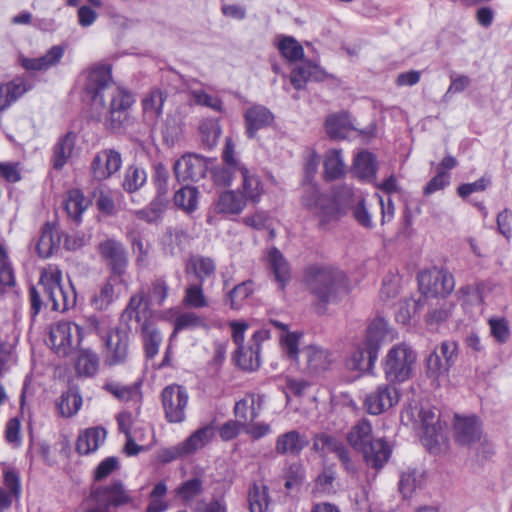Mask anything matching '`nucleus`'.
I'll list each match as a JSON object with an SVG mask.
<instances>
[{
	"mask_svg": "<svg viewBox=\"0 0 512 512\" xmlns=\"http://www.w3.org/2000/svg\"><path fill=\"white\" fill-rule=\"evenodd\" d=\"M83 337L82 328L71 321H59L50 328L51 348L60 356H67Z\"/></svg>",
	"mask_w": 512,
	"mask_h": 512,
	"instance_id": "obj_8",
	"label": "nucleus"
},
{
	"mask_svg": "<svg viewBox=\"0 0 512 512\" xmlns=\"http://www.w3.org/2000/svg\"><path fill=\"white\" fill-rule=\"evenodd\" d=\"M302 204L325 224L337 217L338 209L334 200L321 194L317 185L313 182L304 183Z\"/></svg>",
	"mask_w": 512,
	"mask_h": 512,
	"instance_id": "obj_9",
	"label": "nucleus"
},
{
	"mask_svg": "<svg viewBox=\"0 0 512 512\" xmlns=\"http://www.w3.org/2000/svg\"><path fill=\"white\" fill-rule=\"evenodd\" d=\"M145 354L147 358H154L159 351L162 336L152 322L145 321L141 326Z\"/></svg>",
	"mask_w": 512,
	"mask_h": 512,
	"instance_id": "obj_42",
	"label": "nucleus"
},
{
	"mask_svg": "<svg viewBox=\"0 0 512 512\" xmlns=\"http://www.w3.org/2000/svg\"><path fill=\"white\" fill-rule=\"evenodd\" d=\"M325 129L330 138L344 139L356 130L350 115L346 112L332 114L327 117Z\"/></svg>",
	"mask_w": 512,
	"mask_h": 512,
	"instance_id": "obj_29",
	"label": "nucleus"
},
{
	"mask_svg": "<svg viewBox=\"0 0 512 512\" xmlns=\"http://www.w3.org/2000/svg\"><path fill=\"white\" fill-rule=\"evenodd\" d=\"M306 358V371L311 375H317L326 371L331 363V353L321 347L310 345L303 350Z\"/></svg>",
	"mask_w": 512,
	"mask_h": 512,
	"instance_id": "obj_27",
	"label": "nucleus"
},
{
	"mask_svg": "<svg viewBox=\"0 0 512 512\" xmlns=\"http://www.w3.org/2000/svg\"><path fill=\"white\" fill-rule=\"evenodd\" d=\"M250 512H266L269 505L268 489L262 484H254L248 495Z\"/></svg>",
	"mask_w": 512,
	"mask_h": 512,
	"instance_id": "obj_48",
	"label": "nucleus"
},
{
	"mask_svg": "<svg viewBox=\"0 0 512 512\" xmlns=\"http://www.w3.org/2000/svg\"><path fill=\"white\" fill-rule=\"evenodd\" d=\"M246 206V200L240 192L235 190L223 191L216 202L217 213L227 215H238Z\"/></svg>",
	"mask_w": 512,
	"mask_h": 512,
	"instance_id": "obj_30",
	"label": "nucleus"
},
{
	"mask_svg": "<svg viewBox=\"0 0 512 512\" xmlns=\"http://www.w3.org/2000/svg\"><path fill=\"white\" fill-rule=\"evenodd\" d=\"M304 279L310 292L324 305L337 302L349 292L345 273L332 266L311 265L305 270Z\"/></svg>",
	"mask_w": 512,
	"mask_h": 512,
	"instance_id": "obj_2",
	"label": "nucleus"
},
{
	"mask_svg": "<svg viewBox=\"0 0 512 512\" xmlns=\"http://www.w3.org/2000/svg\"><path fill=\"white\" fill-rule=\"evenodd\" d=\"M327 73L318 65L309 61L297 64L291 71L290 81L297 90L303 89L308 81H323Z\"/></svg>",
	"mask_w": 512,
	"mask_h": 512,
	"instance_id": "obj_21",
	"label": "nucleus"
},
{
	"mask_svg": "<svg viewBox=\"0 0 512 512\" xmlns=\"http://www.w3.org/2000/svg\"><path fill=\"white\" fill-rule=\"evenodd\" d=\"M168 290V285L164 279H154L147 293V303L150 305H162L168 296Z\"/></svg>",
	"mask_w": 512,
	"mask_h": 512,
	"instance_id": "obj_54",
	"label": "nucleus"
},
{
	"mask_svg": "<svg viewBox=\"0 0 512 512\" xmlns=\"http://www.w3.org/2000/svg\"><path fill=\"white\" fill-rule=\"evenodd\" d=\"M346 172V165L342 157V151L330 149L326 152L324 159V177L326 180H335L342 177Z\"/></svg>",
	"mask_w": 512,
	"mask_h": 512,
	"instance_id": "obj_37",
	"label": "nucleus"
},
{
	"mask_svg": "<svg viewBox=\"0 0 512 512\" xmlns=\"http://www.w3.org/2000/svg\"><path fill=\"white\" fill-rule=\"evenodd\" d=\"M309 445L308 437L297 430H290L277 436L275 452L279 455L298 456Z\"/></svg>",
	"mask_w": 512,
	"mask_h": 512,
	"instance_id": "obj_19",
	"label": "nucleus"
},
{
	"mask_svg": "<svg viewBox=\"0 0 512 512\" xmlns=\"http://www.w3.org/2000/svg\"><path fill=\"white\" fill-rule=\"evenodd\" d=\"M394 338L395 333L389 327L387 321L382 317H377L368 325L363 342L370 348H375V351L378 352L382 342L392 341Z\"/></svg>",
	"mask_w": 512,
	"mask_h": 512,
	"instance_id": "obj_24",
	"label": "nucleus"
},
{
	"mask_svg": "<svg viewBox=\"0 0 512 512\" xmlns=\"http://www.w3.org/2000/svg\"><path fill=\"white\" fill-rule=\"evenodd\" d=\"M85 90L95 103L105 105L108 100V110L104 124L109 130H118L128 120V110L134 103L130 92L116 85L111 80L109 66H96L87 72Z\"/></svg>",
	"mask_w": 512,
	"mask_h": 512,
	"instance_id": "obj_1",
	"label": "nucleus"
},
{
	"mask_svg": "<svg viewBox=\"0 0 512 512\" xmlns=\"http://www.w3.org/2000/svg\"><path fill=\"white\" fill-rule=\"evenodd\" d=\"M253 293V282L248 280L235 286L228 295L229 305L232 309L238 310L245 299Z\"/></svg>",
	"mask_w": 512,
	"mask_h": 512,
	"instance_id": "obj_53",
	"label": "nucleus"
},
{
	"mask_svg": "<svg viewBox=\"0 0 512 512\" xmlns=\"http://www.w3.org/2000/svg\"><path fill=\"white\" fill-rule=\"evenodd\" d=\"M91 497L95 503L105 504L110 507H118L132 502L130 493L119 481L95 488L91 492Z\"/></svg>",
	"mask_w": 512,
	"mask_h": 512,
	"instance_id": "obj_15",
	"label": "nucleus"
},
{
	"mask_svg": "<svg viewBox=\"0 0 512 512\" xmlns=\"http://www.w3.org/2000/svg\"><path fill=\"white\" fill-rule=\"evenodd\" d=\"M347 440L350 445L363 453L366 463L380 469L388 461L391 449L382 438H372V426L367 419L359 420L348 433Z\"/></svg>",
	"mask_w": 512,
	"mask_h": 512,
	"instance_id": "obj_3",
	"label": "nucleus"
},
{
	"mask_svg": "<svg viewBox=\"0 0 512 512\" xmlns=\"http://www.w3.org/2000/svg\"><path fill=\"white\" fill-rule=\"evenodd\" d=\"M107 361L110 365L121 364L126 361L129 348V331L125 328H116L105 339Z\"/></svg>",
	"mask_w": 512,
	"mask_h": 512,
	"instance_id": "obj_14",
	"label": "nucleus"
},
{
	"mask_svg": "<svg viewBox=\"0 0 512 512\" xmlns=\"http://www.w3.org/2000/svg\"><path fill=\"white\" fill-rule=\"evenodd\" d=\"M357 196H363L361 192L355 191L352 187L344 185L335 192V199L339 205L352 206L357 203Z\"/></svg>",
	"mask_w": 512,
	"mask_h": 512,
	"instance_id": "obj_64",
	"label": "nucleus"
},
{
	"mask_svg": "<svg viewBox=\"0 0 512 512\" xmlns=\"http://www.w3.org/2000/svg\"><path fill=\"white\" fill-rule=\"evenodd\" d=\"M60 242L58 230L52 224L46 223L36 246L38 255L42 258L50 257L59 248Z\"/></svg>",
	"mask_w": 512,
	"mask_h": 512,
	"instance_id": "obj_34",
	"label": "nucleus"
},
{
	"mask_svg": "<svg viewBox=\"0 0 512 512\" xmlns=\"http://www.w3.org/2000/svg\"><path fill=\"white\" fill-rule=\"evenodd\" d=\"M89 201L78 189H72L64 196L63 207L68 217L76 223L81 221L82 214L88 208Z\"/></svg>",
	"mask_w": 512,
	"mask_h": 512,
	"instance_id": "obj_33",
	"label": "nucleus"
},
{
	"mask_svg": "<svg viewBox=\"0 0 512 512\" xmlns=\"http://www.w3.org/2000/svg\"><path fill=\"white\" fill-rule=\"evenodd\" d=\"M167 204L168 200L166 196L156 194L148 207L135 211V216L147 223H156L161 220Z\"/></svg>",
	"mask_w": 512,
	"mask_h": 512,
	"instance_id": "obj_41",
	"label": "nucleus"
},
{
	"mask_svg": "<svg viewBox=\"0 0 512 512\" xmlns=\"http://www.w3.org/2000/svg\"><path fill=\"white\" fill-rule=\"evenodd\" d=\"M455 438L461 445L471 446L481 440V423L475 416L455 417Z\"/></svg>",
	"mask_w": 512,
	"mask_h": 512,
	"instance_id": "obj_18",
	"label": "nucleus"
},
{
	"mask_svg": "<svg viewBox=\"0 0 512 512\" xmlns=\"http://www.w3.org/2000/svg\"><path fill=\"white\" fill-rule=\"evenodd\" d=\"M418 284L426 296H445L455 288V280L447 270L433 268L418 274Z\"/></svg>",
	"mask_w": 512,
	"mask_h": 512,
	"instance_id": "obj_10",
	"label": "nucleus"
},
{
	"mask_svg": "<svg viewBox=\"0 0 512 512\" xmlns=\"http://www.w3.org/2000/svg\"><path fill=\"white\" fill-rule=\"evenodd\" d=\"M268 262L280 289H284L291 279L290 266L277 248L268 251Z\"/></svg>",
	"mask_w": 512,
	"mask_h": 512,
	"instance_id": "obj_31",
	"label": "nucleus"
},
{
	"mask_svg": "<svg viewBox=\"0 0 512 512\" xmlns=\"http://www.w3.org/2000/svg\"><path fill=\"white\" fill-rule=\"evenodd\" d=\"M4 485L0 487V512L8 510L14 499H18L21 493V484L18 474L14 471H6L4 474Z\"/></svg>",
	"mask_w": 512,
	"mask_h": 512,
	"instance_id": "obj_32",
	"label": "nucleus"
},
{
	"mask_svg": "<svg viewBox=\"0 0 512 512\" xmlns=\"http://www.w3.org/2000/svg\"><path fill=\"white\" fill-rule=\"evenodd\" d=\"M378 352L366 343L358 345L347 360V367L360 373H370L374 369Z\"/></svg>",
	"mask_w": 512,
	"mask_h": 512,
	"instance_id": "obj_22",
	"label": "nucleus"
},
{
	"mask_svg": "<svg viewBox=\"0 0 512 512\" xmlns=\"http://www.w3.org/2000/svg\"><path fill=\"white\" fill-rule=\"evenodd\" d=\"M165 99V94L159 89L152 90L143 98L142 107L147 121L155 122L160 117Z\"/></svg>",
	"mask_w": 512,
	"mask_h": 512,
	"instance_id": "obj_39",
	"label": "nucleus"
},
{
	"mask_svg": "<svg viewBox=\"0 0 512 512\" xmlns=\"http://www.w3.org/2000/svg\"><path fill=\"white\" fill-rule=\"evenodd\" d=\"M29 89L30 86L23 78H15L12 81L0 83V112L9 108Z\"/></svg>",
	"mask_w": 512,
	"mask_h": 512,
	"instance_id": "obj_28",
	"label": "nucleus"
},
{
	"mask_svg": "<svg viewBox=\"0 0 512 512\" xmlns=\"http://www.w3.org/2000/svg\"><path fill=\"white\" fill-rule=\"evenodd\" d=\"M399 401L397 389L390 384H381L366 395L364 407L368 413L379 415Z\"/></svg>",
	"mask_w": 512,
	"mask_h": 512,
	"instance_id": "obj_12",
	"label": "nucleus"
},
{
	"mask_svg": "<svg viewBox=\"0 0 512 512\" xmlns=\"http://www.w3.org/2000/svg\"><path fill=\"white\" fill-rule=\"evenodd\" d=\"M401 421L418 432L423 445L429 450L437 446L441 425L434 408L417 404L409 405L401 413Z\"/></svg>",
	"mask_w": 512,
	"mask_h": 512,
	"instance_id": "obj_4",
	"label": "nucleus"
},
{
	"mask_svg": "<svg viewBox=\"0 0 512 512\" xmlns=\"http://www.w3.org/2000/svg\"><path fill=\"white\" fill-rule=\"evenodd\" d=\"M278 49L290 62L301 60L304 56L303 47L292 37H283L278 42Z\"/></svg>",
	"mask_w": 512,
	"mask_h": 512,
	"instance_id": "obj_52",
	"label": "nucleus"
},
{
	"mask_svg": "<svg viewBox=\"0 0 512 512\" xmlns=\"http://www.w3.org/2000/svg\"><path fill=\"white\" fill-rule=\"evenodd\" d=\"M264 403V396L255 393H249L244 398L237 401L234 406V414L239 423L246 426L252 423L260 415Z\"/></svg>",
	"mask_w": 512,
	"mask_h": 512,
	"instance_id": "obj_17",
	"label": "nucleus"
},
{
	"mask_svg": "<svg viewBox=\"0 0 512 512\" xmlns=\"http://www.w3.org/2000/svg\"><path fill=\"white\" fill-rule=\"evenodd\" d=\"M260 346L251 345L235 351V361L243 370H256L260 366Z\"/></svg>",
	"mask_w": 512,
	"mask_h": 512,
	"instance_id": "obj_43",
	"label": "nucleus"
},
{
	"mask_svg": "<svg viewBox=\"0 0 512 512\" xmlns=\"http://www.w3.org/2000/svg\"><path fill=\"white\" fill-rule=\"evenodd\" d=\"M302 334L297 332H288L281 336V346L283 353L290 361H297L299 356V341Z\"/></svg>",
	"mask_w": 512,
	"mask_h": 512,
	"instance_id": "obj_55",
	"label": "nucleus"
},
{
	"mask_svg": "<svg viewBox=\"0 0 512 512\" xmlns=\"http://www.w3.org/2000/svg\"><path fill=\"white\" fill-rule=\"evenodd\" d=\"M122 165V158L115 150H103L92 161L91 171L95 179L104 180L115 174Z\"/></svg>",
	"mask_w": 512,
	"mask_h": 512,
	"instance_id": "obj_16",
	"label": "nucleus"
},
{
	"mask_svg": "<svg viewBox=\"0 0 512 512\" xmlns=\"http://www.w3.org/2000/svg\"><path fill=\"white\" fill-rule=\"evenodd\" d=\"M376 160L368 151L359 152L354 159L353 173L361 180L371 182L376 176Z\"/></svg>",
	"mask_w": 512,
	"mask_h": 512,
	"instance_id": "obj_35",
	"label": "nucleus"
},
{
	"mask_svg": "<svg viewBox=\"0 0 512 512\" xmlns=\"http://www.w3.org/2000/svg\"><path fill=\"white\" fill-rule=\"evenodd\" d=\"M320 440L324 449L336 454L346 471L349 473L355 472L356 467L350 460L349 453L341 442L337 441L334 437L327 435L321 436Z\"/></svg>",
	"mask_w": 512,
	"mask_h": 512,
	"instance_id": "obj_45",
	"label": "nucleus"
},
{
	"mask_svg": "<svg viewBox=\"0 0 512 512\" xmlns=\"http://www.w3.org/2000/svg\"><path fill=\"white\" fill-rule=\"evenodd\" d=\"M215 275V264L212 259L200 257L194 260V276L201 281L212 280Z\"/></svg>",
	"mask_w": 512,
	"mask_h": 512,
	"instance_id": "obj_58",
	"label": "nucleus"
},
{
	"mask_svg": "<svg viewBox=\"0 0 512 512\" xmlns=\"http://www.w3.org/2000/svg\"><path fill=\"white\" fill-rule=\"evenodd\" d=\"M174 173L180 188L174 193V206L190 214L192 212V154L185 153L174 164Z\"/></svg>",
	"mask_w": 512,
	"mask_h": 512,
	"instance_id": "obj_7",
	"label": "nucleus"
},
{
	"mask_svg": "<svg viewBox=\"0 0 512 512\" xmlns=\"http://www.w3.org/2000/svg\"><path fill=\"white\" fill-rule=\"evenodd\" d=\"M448 367L441 359L437 350L430 353L426 360V376L434 388L440 386L441 380L448 375Z\"/></svg>",
	"mask_w": 512,
	"mask_h": 512,
	"instance_id": "obj_36",
	"label": "nucleus"
},
{
	"mask_svg": "<svg viewBox=\"0 0 512 512\" xmlns=\"http://www.w3.org/2000/svg\"><path fill=\"white\" fill-rule=\"evenodd\" d=\"M161 398L167 420L171 423L182 422L189 401L188 392L183 387L173 384L163 389Z\"/></svg>",
	"mask_w": 512,
	"mask_h": 512,
	"instance_id": "obj_11",
	"label": "nucleus"
},
{
	"mask_svg": "<svg viewBox=\"0 0 512 512\" xmlns=\"http://www.w3.org/2000/svg\"><path fill=\"white\" fill-rule=\"evenodd\" d=\"M246 134L254 138L256 133L274 121L273 113L263 105H253L244 113Z\"/></svg>",
	"mask_w": 512,
	"mask_h": 512,
	"instance_id": "obj_20",
	"label": "nucleus"
},
{
	"mask_svg": "<svg viewBox=\"0 0 512 512\" xmlns=\"http://www.w3.org/2000/svg\"><path fill=\"white\" fill-rule=\"evenodd\" d=\"M107 431L103 427H90L83 430L76 441L79 454L88 455L98 450L105 442Z\"/></svg>",
	"mask_w": 512,
	"mask_h": 512,
	"instance_id": "obj_26",
	"label": "nucleus"
},
{
	"mask_svg": "<svg viewBox=\"0 0 512 512\" xmlns=\"http://www.w3.org/2000/svg\"><path fill=\"white\" fill-rule=\"evenodd\" d=\"M490 184V177L483 176L475 182L461 184L458 187L457 192L460 197L467 198L472 193L485 191L490 186Z\"/></svg>",
	"mask_w": 512,
	"mask_h": 512,
	"instance_id": "obj_60",
	"label": "nucleus"
},
{
	"mask_svg": "<svg viewBox=\"0 0 512 512\" xmlns=\"http://www.w3.org/2000/svg\"><path fill=\"white\" fill-rule=\"evenodd\" d=\"M422 475L416 470L403 472L399 481V490L404 497H409L421 483Z\"/></svg>",
	"mask_w": 512,
	"mask_h": 512,
	"instance_id": "obj_56",
	"label": "nucleus"
},
{
	"mask_svg": "<svg viewBox=\"0 0 512 512\" xmlns=\"http://www.w3.org/2000/svg\"><path fill=\"white\" fill-rule=\"evenodd\" d=\"M76 140L77 134L71 131L58 139L53 147V154L51 158V163L54 169L61 170L73 156Z\"/></svg>",
	"mask_w": 512,
	"mask_h": 512,
	"instance_id": "obj_25",
	"label": "nucleus"
},
{
	"mask_svg": "<svg viewBox=\"0 0 512 512\" xmlns=\"http://www.w3.org/2000/svg\"><path fill=\"white\" fill-rule=\"evenodd\" d=\"M351 209L353 217L359 225L367 229H372L374 227L372 215L366 207L363 196H357V203H355Z\"/></svg>",
	"mask_w": 512,
	"mask_h": 512,
	"instance_id": "obj_57",
	"label": "nucleus"
},
{
	"mask_svg": "<svg viewBox=\"0 0 512 512\" xmlns=\"http://www.w3.org/2000/svg\"><path fill=\"white\" fill-rule=\"evenodd\" d=\"M121 278L110 276L91 298V306L99 311L107 309L115 299L114 283Z\"/></svg>",
	"mask_w": 512,
	"mask_h": 512,
	"instance_id": "obj_40",
	"label": "nucleus"
},
{
	"mask_svg": "<svg viewBox=\"0 0 512 512\" xmlns=\"http://www.w3.org/2000/svg\"><path fill=\"white\" fill-rule=\"evenodd\" d=\"M106 390L114 395L117 399L123 402L139 403L141 400L140 385L135 383L133 385H120L118 383H109L105 386Z\"/></svg>",
	"mask_w": 512,
	"mask_h": 512,
	"instance_id": "obj_46",
	"label": "nucleus"
},
{
	"mask_svg": "<svg viewBox=\"0 0 512 512\" xmlns=\"http://www.w3.org/2000/svg\"><path fill=\"white\" fill-rule=\"evenodd\" d=\"M239 172L238 168H230L227 165L217 167L211 171L213 181L219 186H230L234 179V174Z\"/></svg>",
	"mask_w": 512,
	"mask_h": 512,
	"instance_id": "obj_62",
	"label": "nucleus"
},
{
	"mask_svg": "<svg viewBox=\"0 0 512 512\" xmlns=\"http://www.w3.org/2000/svg\"><path fill=\"white\" fill-rule=\"evenodd\" d=\"M40 285L51 310L65 312L76 304L74 287L71 284L67 287L62 285V272L57 266L50 265L43 270Z\"/></svg>",
	"mask_w": 512,
	"mask_h": 512,
	"instance_id": "obj_5",
	"label": "nucleus"
},
{
	"mask_svg": "<svg viewBox=\"0 0 512 512\" xmlns=\"http://www.w3.org/2000/svg\"><path fill=\"white\" fill-rule=\"evenodd\" d=\"M153 182L157 189V194L166 196L168 189L169 172L162 163H156L153 166Z\"/></svg>",
	"mask_w": 512,
	"mask_h": 512,
	"instance_id": "obj_61",
	"label": "nucleus"
},
{
	"mask_svg": "<svg viewBox=\"0 0 512 512\" xmlns=\"http://www.w3.org/2000/svg\"><path fill=\"white\" fill-rule=\"evenodd\" d=\"M57 406L63 417H71L80 410L82 397L77 392L69 390L62 394Z\"/></svg>",
	"mask_w": 512,
	"mask_h": 512,
	"instance_id": "obj_51",
	"label": "nucleus"
},
{
	"mask_svg": "<svg viewBox=\"0 0 512 512\" xmlns=\"http://www.w3.org/2000/svg\"><path fill=\"white\" fill-rule=\"evenodd\" d=\"M64 48L60 45L52 46L45 55L37 58L21 56V66L28 71H46L57 65L64 55Z\"/></svg>",
	"mask_w": 512,
	"mask_h": 512,
	"instance_id": "obj_23",
	"label": "nucleus"
},
{
	"mask_svg": "<svg viewBox=\"0 0 512 512\" xmlns=\"http://www.w3.org/2000/svg\"><path fill=\"white\" fill-rule=\"evenodd\" d=\"M239 173L242 177L243 197L247 201L259 202L263 189L259 178L252 174L246 166H241Z\"/></svg>",
	"mask_w": 512,
	"mask_h": 512,
	"instance_id": "obj_38",
	"label": "nucleus"
},
{
	"mask_svg": "<svg viewBox=\"0 0 512 512\" xmlns=\"http://www.w3.org/2000/svg\"><path fill=\"white\" fill-rule=\"evenodd\" d=\"M99 368V358L91 350H81L76 363V371L80 375L93 376Z\"/></svg>",
	"mask_w": 512,
	"mask_h": 512,
	"instance_id": "obj_49",
	"label": "nucleus"
},
{
	"mask_svg": "<svg viewBox=\"0 0 512 512\" xmlns=\"http://www.w3.org/2000/svg\"><path fill=\"white\" fill-rule=\"evenodd\" d=\"M143 295H133L129 303L126 307V309L122 313V320L123 321H130L132 319H135L137 322H140V308L143 303Z\"/></svg>",
	"mask_w": 512,
	"mask_h": 512,
	"instance_id": "obj_63",
	"label": "nucleus"
},
{
	"mask_svg": "<svg viewBox=\"0 0 512 512\" xmlns=\"http://www.w3.org/2000/svg\"><path fill=\"white\" fill-rule=\"evenodd\" d=\"M99 252L110 267L111 276L121 278L128 265L127 253L122 243L114 239H107L100 243Z\"/></svg>",
	"mask_w": 512,
	"mask_h": 512,
	"instance_id": "obj_13",
	"label": "nucleus"
},
{
	"mask_svg": "<svg viewBox=\"0 0 512 512\" xmlns=\"http://www.w3.org/2000/svg\"><path fill=\"white\" fill-rule=\"evenodd\" d=\"M221 134L219 123L215 119H207L199 126V136L204 149L211 150L216 146Z\"/></svg>",
	"mask_w": 512,
	"mask_h": 512,
	"instance_id": "obj_44",
	"label": "nucleus"
},
{
	"mask_svg": "<svg viewBox=\"0 0 512 512\" xmlns=\"http://www.w3.org/2000/svg\"><path fill=\"white\" fill-rule=\"evenodd\" d=\"M147 181L144 169L137 166H129L125 170L122 186L125 191L132 193L139 190Z\"/></svg>",
	"mask_w": 512,
	"mask_h": 512,
	"instance_id": "obj_50",
	"label": "nucleus"
},
{
	"mask_svg": "<svg viewBox=\"0 0 512 512\" xmlns=\"http://www.w3.org/2000/svg\"><path fill=\"white\" fill-rule=\"evenodd\" d=\"M192 451V435L188 436L184 442L168 448H162L157 453V460L163 464L172 462L178 458L189 454Z\"/></svg>",
	"mask_w": 512,
	"mask_h": 512,
	"instance_id": "obj_47",
	"label": "nucleus"
},
{
	"mask_svg": "<svg viewBox=\"0 0 512 512\" xmlns=\"http://www.w3.org/2000/svg\"><path fill=\"white\" fill-rule=\"evenodd\" d=\"M491 335L499 343H505L510 337L508 322L504 318H491L488 321Z\"/></svg>",
	"mask_w": 512,
	"mask_h": 512,
	"instance_id": "obj_59",
	"label": "nucleus"
},
{
	"mask_svg": "<svg viewBox=\"0 0 512 512\" xmlns=\"http://www.w3.org/2000/svg\"><path fill=\"white\" fill-rule=\"evenodd\" d=\"M416 352L406 343L392 346L382 360L385 378L390 383L408 380L416 363Z\"/></svg>",
	"mask_w": 512,
	"mask_h": 512,
	"instance_id": "obj_6",
	"label": "nucleus"
}]
</instances>
